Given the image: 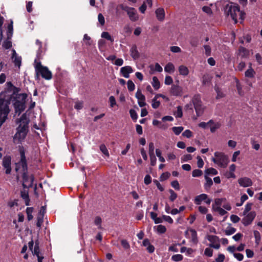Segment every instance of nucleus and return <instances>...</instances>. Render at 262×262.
<instances>
[{
    "label": "nucleus",
    "mask_w": 262,
    "mask_h": 262,
    "mask_svg": "<svg viewBox=\"0 0 262 262\" xmlns=\"http://www.w3.org/2000/svg\"><path fill=\"white\" fill-rule=\"evenodd\" d=\"M136 97L138 99V103L140 107H143L146 105L145 97L139 90L137 91L136 94Z\"/></svg>",
    "instance_id": "nucleus-14"
},
{
    "label": "nucleus",
    "mask_w": 262,
    "mask_h": 262,
    "mask_svg": "<svg viewBox=\"0 0 262 262\" xmlns=\"http://www.w3.org/2000/svg\"><path fill=\"white\" fill-rule=\"evenodd\" d=\"M11 89L12 90H8L6 92V93L7 94V93H11V91H13L12 94H10V95H11V97L10 98L6 99V95L4 94H2L3 95V96H4V98H5V99L6 100L7 102H8V105L10 103V100L12 98V95H13L15 93V92H17V89H16V88H15L14 86H12ZM8 96H10V94H8Z\"/></svg>",
    "instance_id": "nucleus-24"
},
{
    "label": "nucleus",
    "mask_w": 262,
    "mask_h": 262,
    "mask_svg": "<svg viewBox=\"0 0 262 262\" xmlns=\"http://www.w3.org/2000/svg\"><path fill=\"white\" fill-rule=\"evenodd\" d=\"M228 15H230L232 19L234 21L235 24L237 23L238 17L241 20V23L244 20L245 13L240 11L239 7L237 5H231L228 11Z\"/></svg>",
    "instance_id": "nucleus-3"
},
{
    "label": "nucleus",
    "mask_w": 262,
    "mask_h": 262,
    "mask_svg": "<svg viewBox=\"0 0 262 262\" xmlns=\"http://www.w3.org/2000/svg\"><path fill=\"white\" fill-rule=\"evenodd\" d=\"M215 90L217 93L216 99L221 98L224 97V93L221 91L218 86H215Z\"/></svg>",
    "instance_id": "nucleus-45"
},
{
    "label": "nucleus",
    "mask_w": 262,
    "mask_h": 262,
    "mask_svg": "<svg viewBox=\"0 0 262 262\" xmlns=\"http://www.w3.org/2000/svg\"><path fill=\"white\" fill-rule=\"evenodd\" d=\"M235 82H236V88L238 91V94L240 95H242V85L239 81V80L237 78H235Z\"/></svg>",
    "instance_id": "nucleus-51"
},
{
    "label": "nucleus",
    "mask_w": 262,
    "mask_h": 262,
    "mask_svg": "<svg viewBox=\"0 0 262 262\" xmlns=\"http://www.w3.org/2000/svg\"><path fill=\"white\" fill-rule=\"evenodd\" d=\"M205 179L206 182L204 185V187L206 189H208L213 184L212 180L210 178L208 177V176L207 175L205 176Z\"/></svg>",
    "instance_id": "nucleus-28"
},
{
    "label": "nucleus",
    "mask_w": 262,
    "mask_h": 262,
    "mask_svg": "<svg viewBox=\"0 0 262 262\" xmlns=\"http://www.w3.org/2000/svg\"><path fill=\"white\" fill-rule=\"evenodd\" d=\"M212 77L209 74H205L203 76L202 83L204 85H208L211 83Z\"/></svg>",
    "instance_id": "nucleus-26"
},
{
    "label": "nucleus",
    "mask_w": 262,
    "mask_h": 262,
    "mask_svg": "<svg viewBox=\"0 0 262 262\" xmlns=\"http://www.w3.org/2000/svg\"><path fill=\"white\" fill-rule=\"evenodd\" d=\"M226 199L223 198H217L215 199L214 200V203L212 204V209H214L216 207H221V205L222 204V203L224 201H225Z\"/></svg>",
    "instance_id": "nucleus-29"
},
{
    "label": "nucleus",
    "mask_w": 262,
    "mask_h": 262,
    "mask_svg": "<svg viewBox=\"0 0 262 262\" xmlns=\"http://www.w3.org/2000/svg\"><path fill=\"white\" fill-rule=\"evenodd\" d=\"M244 215L245 217L242 219V223L245 226H248L251 224L255 219L256 212L255 211H251Z\"/></svg>",
    "instance_id": "nucleus-10"
},
{
    "label": "nucleus",
    "mask_w": 262,
    "mask_h": 262,
    "mask_svg": "<svg viewBox=\"0 0 262 262\" xmlns=\"http://www.w3.org/2000/svg\"><path fill=\"white\" fill-rule=\"evenodd\" d=\"M192 157L191 155H189V154L184 155L181 157V162H187L189 160H191L192 159Z\"/></svg>",
    "instance_id": "nucleus-53"
},
{
    "label": "nucleus",
    "mask_w": 262,
    "mask_h": 262,
    "mask_svg": "<svg viewBox=\"0 0 262 262\" xmlns=\"http://www.w3.org/2000/svg\"><path fill=\"white\" fill-rule=\"evenodd\" d=\"M208 123L211 133L215 132L216 130L219 129L221 126V124L220 122H215L212 120H209Z\"/></svg>",
    "instance_id": "nucleus-17"
},
{
    "label": "nucleus",
    "mask_w": 262,
    "mask_h": 262,
    "mask_svg": "<svg viewBox=\"0 0 262 262\" xmlns=\"http://www.w3.org/2000/svg\"><path fill=\"white\" fill-rule=\"evenodd\" d=\"M254 236L255 239V243L257 245H258L260 243L261 237H260V234L259 232L257 231H254Z\"/></svg>",
    "instance_id": "nucleus-43"
},
{
    "label": "nucleus",
    "mask_w": 262,
    "mask_h": 262,
    "mask_svg": "<svg viewBox=\"0 0 262 262\" xmlns=\"http://www.w3.org/2000/svg\"><path fill=\"white\" fill-rule=\"evenodd\" d=\"M98 19L101 25L103 26L105 24V19L103 15L101 13H99L98 14Z\"/></svg>",
    "instance_id": "nucleus-62"
},
{
    "label": "nucleus",
    "mask_w": 262,
    "mask_h": 262,
    "mask_svg": "<svg viewBox=\"0 0 262 262\" xmlns=\"http://www.w3.org/2000/svg\"><path fill=\"white\" fill-rule=\"evenodd\" d=\"M127 89L129 91H133L135 90V85L132 80H128L127 83Z\"/></svg>",
    "instance_id": "nucleus-55"
},
{
    "label": "nucleus",
    "mask_w": 262,
    "mask_h": 262,
    "mask_svg": "<svg viewBox=\"0 0 262 262\" xmlns=\"http://www.w3.org/2000/svg\"><path fill=\"white\" fill-rule=\"evenodd\" d=\"M255 74V71L252 68H249L245 73V75L248 78H253Z\"/></svg>",
    "instance_id": "nucleus-33"
},
{
    "label": "nucleus",
    "mask_w": 262,
    "mask_h": 262,
    "mask_svg": "<svg viewBox=\"0 0 262 262\" xmlns=\"http://www.w3.org/2000/svg\"><path fill=\"white\" fill-rule=\"evenodd\" d=\"M170 93L174 96H181L183 93L182 88L178 85H172L170 90Z\"/></svg>",
    "instance_id": "nucleus-13"
},
{
    "label": "nucleus",
    "mask_w": 262,
    "mask_h": 262,
    "mask_svg": "<svg viewBox=\"0 0 262 262\" xmlns=\"http://www.w3.org/2000/svg\"><path fill=\"white\" fill-rule=\"evenodd\" d=\"M11 158L9 156H5L3 159L2 165L6 169V173L9 174L11 171Z\"/></svg>",
    "instance_id": "nucleus-12"
},
{
    "label": "nucleus",
    "mask_w": 262,
    "mask_h": 262,
    "mask_svg": "<svg viewBox=\"0 0 262 262\" xmlns=\"http://www.w3.org/2000/svg\"><path fill=\"white\" fill-rule=\"evenodd\" d=\"M214 157L212 158V161L219 167L225 168L229 163V159L227 155L223 152L216 151L214 154Z\"/></svg>",
    "instance_id": "nucleus-5"
},
{
    "label": "nucleus",
    "mask_w": 262,
    "mask_h": 262,
    "mask_svg": "<svg viewBox=\"0 0 262 262\" xmlns=\"http://www.w3.org/2000/svg\"><path fill=\"white\" fill-rule=\"evenodd\" d=\"M171 186L176 190H179L180 189V185L178 181L175 180L171 183Z\"/></svg>",
    "instance_id": "nucleus-61"
},
{
    "label": "nucleus",
    "mask_w": 262,
    "mask_h": 262,
    "mask_svg": "<svg viewBox=\"0 0 262 262\" xmlns=\"http://www.w3.org/2000/svg\"><path fill=\"white\" fill-rule=\"evenodd\" d=\"M231 221L234 223H237L240 221V218L236 215H231L230 216Z\"/></svg>",
    "instance_id": "nucleus-63"
},
{
    "label": "nucleus",
    "mask_w": 262,
    "mask_h": 262,
    "mask_svg": "<svg viewBox=\"0 0 262 262\" xmlns=\"http://www.w3.org/2000/svg\"><path fill=\"white\" fill-rule=\"evenodd\" d=\"M225 255L223 254H219L218 256L216 258L215 261L216 262H223L225 259Z\"/></svg>",
    "instance_id": "nucleus-64"
},
{
    "label": "nucleus",
    "mask_w": 262,
    "mask_h": 262,
    "mask_svg": "<svg viewBox=\"0 0 262 262\" xmlns=\"http://www.w3.org/2000/svg\"><path fill=\"white\" fill-rule=\"evenodd\" d=\"M189 233L190 234L191 242L194 245H196L198 243L197 233L194 229H190Z\"/></svg>",
    "instance_id": "nucleus-21"
},
{
    "label": "nucleus",
    "mask_w": 262,
    "mask_h": 262,
    "mask_svg": "<svg viewBox=\"0 0 262 262\" xmlns=\"http://www.w3.org/2000/svg\"><path fill=\"white\" fill-rule=\"evenodd\" d=\"M238 182L241 186L244 187H249L252 185V180L247 177L239 178L238 180Z\"/></svg>",
    "instance_id": "nucleus-15"
},
{
    "label": "nucleus",
    "mask_w": 262,
    "mask_h": 262,
    "mask_svg": "<svg viewBox=\"0 0 262 262\" xmlns=\"http://www.w3.org/2000/svg\"><path fill=\"white\" fill-rule=\"evenodd\" d=\"M164 70L166 72L171 73L175 70V67L173 63L168 62L164 67Z\"/></svg>",
    "instance_id": "nucleus-25"
},
{
    "label": "nucleus",
    "mask_w": 262,
    "mask_h": 262,
    "mask_svg": "<svg viewBox=\"0 0 262 262\" xmlns=\"http://www.w3.org/2000/svg\"><path fill=\"white\" fill-rule=\"evenodd\" d=\"M29 122L30 119L26 113H24L19 118L16 119V123L18 126L13 137V141L15 144L21 143L25 139L29 131Z\"/></svg>",
    "instance_id": "nucleus-2"
},
{
    "label": "nucleus",
    "mask_w": 262,
    "mask_h": 262,
    "mask_svg": "<svg viewBox=\"0 0 262 262\" xmlns=\"http://www.w3.org/2000/svg\"><path fill=\"white\" fill-rule=\"evenodd\" d=\"M151 84L155 90H157L160 88V83L158 79V78L156 76L152 77V80L151 82Z\"/></svg>",
    "instance_id": "nucleus-27"
},
{
    "label": "nucleus",
    "mask_w": 262,
    "mask_h": 262,
    "mask_svg": "<svg viewBox=\"0 0 262 262\" xmlns=\"http://www.w3.org/2000/svg\"><path fill=\"white\" fill-rule=\"evenodd\" d=\"M83 40L86 45L90 46L92 45V41L91 39V37L89 36L86 34H84V35Z\"/></svg>",
    "instance_id": "nucleus-50"
},
{
    "label": "nucleus",
    "mask_w": 262,
    "mask_h": 262,
    "mask_svg": "<svg viewBox=\"0 0 262 262\" xmlns=\"http://www.w3.org/2000/svg\"><path fill=\"white\" fill-rule=\"evenodd\" d=\"M184 129L182 126L173 127L172 130L176 135H179Z\"/></svg>",
    "instance_id": "nucleus-41"
},
{
    "label": "nucleus",
    "mask_w": 262,
    "mask_h": 262,
    "mask_svg": "<svg viewBox=\"0 0 262 262\" xmlns=\"http://www.w3.org/2000/svg\"><path fill=\"white\" fill-rule=\"evenodd\" d=\"M8 102L5 99L3 95L0 94V126L6 121L10 112Z\"/></svg>",
    "instance_id": "nucleus-4"
},
{
    "label": "nucleus",
    "mask_w": 262,
    "mask_h": 262,
    "mask_svg": "<svg viewBox=\"0 0 262 262\" xmlns=\"http://www.w3.org/2000/svg\"><path fill=\"white\" fill-rule=\"evenodd\" d=\"M204 254L208 257H211L213 254V250L210 248H207L205 249Z\"/></svg>",
    "instance_id": "nucleus-59"
},
{
    "label": "nucleus",
    "mask_w": 262,
    "mask_h": 262,
    "mask_svg": "<svg viewBox=\"0 0 262 262\" xmlns=\"http://www.w3.org/2000/svg\"><path fill=\"white\" fill-rule=\"evenodd\" d=\"M173 115L176 118H182L183 116L182 108L181 106L177 107V110L174 112Z\"/></svg>",
    "instance_id": "nucleus-34"
},
{
    "label": "nucleus",
    "mask_w": 262,
    "mask_h": 262,
    "mask_svg": "<svg viewBox=\"0 0 262 262\" xmlns=\"http://www.w3.org/2000/svg\"><path fill=\"white\" fill-rule=\"evenodd\" d=\"M183 259V256L181 254H178L172 256L171 259L174 261H180Z\"/></svg>",
    "instance_id": "nucleus-42"
},
{
    "label": "nucleus",
    "mask_w": 262,
    "mask_h": 262,
    "mask_svg": "<svg viewBox=\"0 0 262 262\" xmlns=\"http://www.w3.org/2000/svg\"><path fill=\"white\" fill-rule=\"evenodd\" d=\"M101 37L102 38H105L108 40H110L112 42H113L114 41V39H113V38L112 37V36L110 35V34L107 32H103L102 34H101Z\"/></svg>",
    "instance_id": "nucleus-48"
},
{
    "label": "nucleus",
    "mask_w": 262,
    "mask_h": 262,
    "mask_svg": "<svg viewBox=\"0 0 262 262\" xmlns=\"http://www.w3.org/2000/svg\"><path fill=\"white\" fill-rule=\"evenodd\" d=\"M238 54L242 58H247L249 56V51L243 47H240L238 49Z\"/></svg>",
    "instance_id": "nucleus-19"
},
{
    "label": "nucleus",
    "mask_w": 262,
    "mask_h": 262,
    "mask_svg": "<svg viewBox=\"0 0 262 262\" xmlns=\"http://www.w3.org/2000/svg\"><path fill=\"white\" fill-rule=\"evenodd\" d=\"M33 211V208L32 207H28L26 209V213L27 214V218L29 221L31 220L33 216L32 215V213Z\"/></svg>",
    "instance_id": "nucleus-37"
},
{
    "label": "nucleus",
    "mask_w": 262,
    "mask_h": 262,
    "mask_svg": "<svg viewBox=\"0 0 262 262\" xmlns=\"http://www.w3.org/2000/svg\"><path fill=\"white\" fill-rule=\"evenodd\" d=\"M203 174V172L200 169H195L193 170L192 173V175L193 177H199L201 176Z\"/></svg>",
    "instance_id": "nucleus-49"
},
{
    "label": "nucleus",
    "mask_w": 262,
    "mask_h": 262,
    "mask_svg": "<svg viewBox=\"0 0 262 262\" xmlns=\"http://www.w3.org/2000/svg\"><path fill=\"white\" fill-rule=\"evenodd\" d=\"M20 155V161L16 164L15 170L17 172H20L23 174V186L24 187H31L33 186L34 182V176L31 175L28 176L27 160L25 154V150L23 147L19 148Z\"/></svg>",
    "instance_id": "nucleus-1"
},
{
    "label": "nucleus",
    "mask_w": 262,
    "mask_h": 262,
    "mask_svg": "<svg viewBox=\"0 0 262 262\" xmlns=\"http://www.w3.org/2000/svg\"><path fill=\"white\" fill-rule=\"evenodd\" d=\"M150 217L154 221L155 224L162 223V219L161 217H157V214L154 212H151L150 213Z\"/></svg>",
    "instance_id": "nucleus-31"
},
{
    "label": "nucleus",
    "mask_w": 262,
    "mask_h": 262,
    "mask_svg": "<svg viewBox=\"0 0 262 262\" xmlns=\"http://www.w3.org/2000/svg\"><path fill=\"white\" fill-rule=\"evenodd\" d=\"M12 58L15 65L19 68L21 66V57L17 55L15 50H13Z\"/></svg>",
    "instance_id": "nucleus-20"
},
{
    "label": "nucleus",
    "mask_w": 262,
    "mask_h": 262,
    "mask_svg": "<svg viewBox=\"0 0 262 262\" xmlns=\"http://www.w3.org/2000/svg\"><path fill=\"white\" fill-rule=\"evenodd\" d=\"M252 205L253 204L252 203H248L246 205L245 210L243 212V215H246L247 213H249L252 208Z\"/></svg>",
    "instance_id": "nucleus-44"
},
{
    "label": "nucleus",
    "mask_w": 262,
    "mask_h": 262,
    "mask_svg": "<svg viewBox=\"0 0 262 262\" xmlns=\"http://www.w3.org/2000/svg\"><path fill=\"white\" fill-rule=\"evenodd\" d=\"M129 113L132 119L134 121H136L138 118V115L136 112L134 110L132 109L129 111Z\"/></svg>",
    "instance_id": "nucleus-58"
},
{
    "label": "nucleus",
    "mask_w": 262,
    "mask_h": 262,
    "mask_svg": "<svg viewBox=\"0 0 262 262\" xmlns=\"http://www.w3.org/2000/svg\"><path fill=\"white\" fill-rule=\"evenodd\" d=\"M155 13L157 19L160 21H162L165 18V11L163 8H159L156 11Z\"/></svg>",
    "instance_id": "nucleus-18"
},
{
    "label": "nucleus",
    "mask_w": 262,
    "mask_h": 262,
    "mask_svg": "<svg viewBox=\"0 0 262 262\" xmlns=\"http://www.w3.org/2000/svg\"><path fill=\"white\" fill-rule=\"evenodd\" d=\"M248 199V197L246 194H243L241 198V204L236 203V206H238V207L241 206L243 204L244 202L246 201V200H247Z\"/></svg>",
    "instance_id": "nucleus-57"
},
{
    "label": "nucleus",
    "mask_w": 262,
    "mask_h": 262,
    "mask_svg": "<svg viewBox=\"0 0 262 262\" xmlns=\"http://www.w3.org/2000/svg\"><path fill=\"white\" fill-rule=\"evenodd\" d=\"M214 211L217 212L221 215H224L227 213V211L221 207H216L212 209Z\"/></svg>",
    "instance_id": "nucleus-52"
},
{
    "label": "nucleus",
    "mask_w": 262,
    "mask_h": 262,
    "mask_svg": "<svg viewBox=\"0 0 262 262\" xmlns=\"http://www.w3.org/2000/svg\"><path fill=\"white\" fill-rule=\"evenodd\" d=\"M182 136L187 138H190L192 137L193 133L189 129H186L182 133Z\"/></svg>",
    "instance_id": "nucleus-54"
},
{
    "label": "nucleus",
    "mask_w": 262,
    "mask_h": 262,
    "mask_svg": "<svg viewBox=\"0 0 262 262\" xmlns=\"http://www.w3.org/2000/svg\"><path fill=\"white\" fill-rule=\"evenodd\" d=\"M178 70L180 75L186 76L189 74V70L188 68L185 66L181 65L179 67Z\"/></svg>",
    "instance_id": "nucleus-22"
},
{
    "label": "nucleus",
    "mask_w": 262,
    "mask_h": 262,
    "mask_svg": "<svg viewBox=\"0 0 262 262\" xmlns=\"http://www.w3.org/2000/svg\"><path fill=\"white\" fill-rule=\"evenodd\" d=\"M164 82L166 85H170L173 82V79L171 76H166Z\"/></svg>",
    "instance_id": "nucleus-60"
},
{
    "label": "nucleus",
    "mask_w": 262,
    "mask_h": 262,
    "mask_svg": "<svg viewBox=\"0 0 262 262\" xmlns=\"http://www.w3.org/2000/svg\"><path fill=\"white\" fill-rule=\"evenodd\" d=\"M130 52L131 56L134 59H137L139 58V54L137 49L136 47H132V48L130 49Z\"/></svg>",
    "instance_id": "nucleus-30"
},
{
    "label": "nucleus",
    "mask_w": 262,
    "mask_h": 262,
    "mask_svg": "<svg viewBox=\"0 0 262 262\" xmlns=\"http://www.w3.org/2000/svg\"><path fill=\"white\" fill-rule=\"evenodd\" d=\"M161 219H162V222L163 221H165L170 224H172L173 222L172 219L170 216L168 215H163L161 217Z\"/></svg>",
    "instance_id": "nucleus-39"
},
{
    "label": "nucleus",
    "mask_w": 262,
    "mask_h": 262,
    "mask_svg": "<svg viewBox=\"0 0 262 262\" xmlns=\"http://www.w3.org/2000/svg\"><path fill=\"white\" fill-rule=\"evenodd\" d=\"M18 97L21 100H16L14 103V106L15 113L19 115L25 109V100L27 98V95L25 93L20 94Z\"/></svg>",
    "instance_id": "nucleus-8"
},
{
    "label": "nucleus",
    "mask_w": 262,
    "mask_h": 262,
    "mask_svg": "<svg viewBox=\"0 0 262 262\" xmlns=\"http://www.w3.org/2000/svg\"><path fill=\"white\" fill-rule=\"evenodd\" d=\"M160 105V102L159 101L157 100V98H156V97L154 98V99L152 100V107L154 108H157L159 107Z\"/></svg>",
    "instance_id": "nucleus-46"
},
{
    "label": "nucleus",
    "mask_w": 262,
    "mask_h": 262,
    "mask_svg": "<svg viewBox=\"0 0 262 262\" xmlns=\"http://www.w3.org/2000/svg\"><path fill=\"white\" fill-rule=\"evenodd\" d=\"M236 229L234 227H229L225 230V233L227 235H230L236 232Z\"/></svg>",
    "instance_id": "nucleus-38"
},
{
    "label": "nucleus",
    "mask_w": 262,
    "mask_h": 262,
    "mask_svg": "<svg viewBox=\"0 0 262 262\" xmlns=\"http://www.w3.org/2000/svg\"><path fill=\"white\" fill-rule=\"evenodd\" d=\"M3 47L6 49H9L12 47V42L9 40H5L3 43Z\"/></svg>",
    "instance_id": "nucleus-56"
},
{
    "label": "nucleus",
    "mask_w": 262,
    "mask_h": 262,
    "mask_svg": "<svg viewBox=\"0 0 262 262\" xmlns=\"http://www.w3.org/2000/svg\"><path fill=\"white\" fill-rule=\"evenodd\" d=\"M99 148L100 151L107 157L110 156V154L108 151L106 147V146L104 144H102L100 145Z\"/></svg>",
    "instance_id": "nucleus-36"
},
{
    "label": "nucleus",
    "mask_w": 262,
    "mask_h": 262,
    "mask_svg": "<svg viewBox=\"0 0 262 262\" xmlns=\"http://www.w3.org/2000/svg\"><path fill=\"white\" fill-rule=\"evenodd\" d=\"M203 201L208 205L211 203V200L208 198L207 194L204 193L197 195L194 200V203L196 205H200Z\"/></svg>",
    "instance_id": "nucleus-11"
},
{
    "label": "nucleus",
    "mask_w": 262,
    "mask_h": 262,
    "mask_svg": "<svg viewBox=\"0 0 262 262\" xmlns=\"http://www.w3.org/2000/svg\"><path fill=\"white\" fill-rule=\"evenodd\" d=\"M120 72L125 78H129V73L133 72L132 68L130 66H125L121 68Z\"/></svg>",
    "instance_id": "nucleus-16"
},
{
    "label": "nucleus",
    "mask_w": 262,
    "mask_h": 262,
    "mask_svg": "<svg viewBox=\"0 0 262 262\" xmlns=\"http://www.w3.org/2000/svg\"><path fill=\"white\" fill-rule=\"evenodd\" d=\"M194 109L195 110L197 116H200L203 114L204 111V107L202 104L200 105H199L196 106V107H194Z\"/></svg>",
    "instance_id": "nucleus-35"
},
{
    "label": "nucleus",
    "mask_w": 262,
    "mask_h": 262,
    "mask_svg": "<svg viewBox=\"0 0 262 262\" xmlns=\"http://www.w3.org/2000/svg\"><path fill=\"white\" fill-rule=\"evenodd\" d=\"M120 9L125 11L130 20L132 21H135L138 19L139 16L135 8L128 7L123 5V4H121L117 6V12H118Z\"/></svg>",
    "instance_id": "nucleus-7"
},
{
    "label": "nucleus",
    "mask_w": 262,
    "mask_h": 262,
    "mask_svg": "<svg viewBox=\"0 0 262 262\" xmlns=\"http://www.w3.org/2000/svg\"><path fill=\"white\" fill-rule=\"evenodd\" d=\"M207 239L210 242L209 247L216 249L220 248L219 238L215 235H208L207 236Z\"/></svg>",
    "instance_id": "nucleus-9"
},
{
    "label": "nucleus",
    "mask_w": 262,
    "mask_h": 262,
    "mask_svg": "<svg viewBox=\"0 0 262 262\" xmlns=\"http://www.w3.org/2000/svg\"><path fill=\"white\" fill-rule=\"evenodd\" d=\"M169 192L170 194L169 196V200L173 202L177 198V194L172 189H169Z\"/></svg>",
    "instance_id": "nucleus-47"
},
{
    "label": "nucleus",
    "mask_w": 262,
    "mask_h": 262,
    "mask_svg": "<svg viewBox=\"0 0 262 262\" xmlns=\"http://www.w3.org/2000/svg\"><path fill=\"white\" fill-rule=\"evenodd\" d=\"M157 231L160 234H163L166 232V228L164 225H159L157 226Z\"/></svg>",
    "instance_id": "nucleus-40"
},
{
    "label": "nucleus",
    "mask_w": 262,
    "mask_h": 262,
    "mask_svg": "<svg viewBox=\"0 0 262 262\" xmlns=\"http://www.w3.org/2000/svg\"><path fill=\"white\" fill-rule=\"evenodd\" d=\"M191 101L194 105V107H196V106L199 105H200L202 104L201 97L200 95H198L194 96L192 99Z\"/></svg>",
    "instance_id": "nucleus-23"
},
{
    "label": "nucleus",
    "mask_w": 262,
    "mask_h": 262,
    "mask_svg": "<svg viewBox=\"0 0 262 262\" xmlns=\"http://www.w3.org/2000/svg\"><path fill=\"white\" fill-rule=\"evenodd\" d=\"M34 68L36 74H40L42 78L47 80L52 78V75L47 67L41 65V62L35 60L34 61Z\"/></svg>",
    "instance_id": "nucleus-6"
},
{
    "label": "nucleus",
    "mask_w": 262,
    "mask_h": 262,
    "mask_svg": "<svg viewBox=\"0 0 262 262\" xmlns=\"http://www.w3.org/2000/svg\"><path fill=\"white\" fill-rule=\"evenodd\" d=\"M205 175H211V176H214V175H216L217 173H218V171L217 170L214 168H212V167H210V168H209L208 169H207L205 171Z\"/></svg>",
    "instance_id": "nucleus-32"
}]
</instances>
